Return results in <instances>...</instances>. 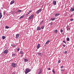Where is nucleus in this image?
I'll return each instance as SVG.
<instances>
[{
  "label": "nucleus",
  "mask_w": 74,
  "mask_h": 74,
  "mask_svg": "<svg viewBox=\"0 0 74 74\" xmlns=\"http://www.w3.org/2000/svg\"><path fill=\"white\" fill-rule=\"evenodd\" d=\"M70 21H73V19H71L70 20Z\"/></svg>",
  "instance_id": "nucleus-43"
},
{
  "label": "nucleus",
  "mask_w": 74,
  "mask_h": 74,
  "mask_svg": "<svg viewBox=\"0 0 74 74\" xmlns=\"http://www.w3.org/2000/svg\"><path fill=\"white\" fill-rule=\"evenodd\" d=\"M30 17H31V18H33V17H34V15L33 14H32L31 15V16H30Z\"/></svg>",
  "instance_id": "nucleus-14"
},
{
  "label": "nucleus",
  "mask_w": 74,
  "mask_h": 74,
  "mask_svg": "<svg viewBox=\"0 0 74 74\" xmlns=\"http://www.w3.org/2000/svg\"><path fill=\"white\" fill-rule=\"evenodd\" d=\"M24 17V16H22L20 18V19H22V18H23Z\"/></svg>",
  "instance_id": "nucleus-23"
},
{
  "label": "nucleus",
  "mask_w": 74,
  "mask_h": 74,
  "mask_svg": "<svg viewBox=\"0 0 74 74\" xmlns=\"http://www.w3.org/2000/svg\"><path fill=\"white\" fill-rule=\"evenodd\" d=\"M69 30H70V28H69Z\"/></svg>",
  "instance_id": "nucleus-49"
},
{
  "label": "nucleus",
  "mask_w": 74,
  "mask_h": 74,
  "mask_svg": "<svg viewBox=\"0 0 74 74\" xmlns=\"http://www.w3.org/2000/svg\"><path fill=\"white\" fill-rule=\"evenodd\" d=\"M8 51L7 50H5L4 51L3 53L5 54H7L8 53Z\"/></svg>",
  "instance_id": "nucleus-3"
},
{
  "label": "nucleus",
  "mask_w": 74,
  "mask_h": 74,
  "mask_svg": "<svg viewBox=\"0 0 74 74\" xmlns=\"http://www.w3.org/2000/svg\"><path fill=\"white\" fill-rule=\"evenodd\" d=\"M54 32L55 33H58V30H54Z\"/></svg>",
  "instance_id": "nucleus-15"
},
{
  "label": "nucleus",
  "mask_w": 74,
  "mask_h": 74,
  "mask_svg": "<svg viewBox=\"0 0 74 74\" xmlns=\"http://www.w3.org/2000/svg\"><path fill=\"white\" fill-rule=\"evenodd\" d=\"M38 55L39 56H41V53H38Z\"/></svg>",
  "instance_id": "nucleus-32"
},
{
  "label": "nucleus",
  "mask_w": 74,
  "mask_h": 74,
  "mask_svg": "<svg viewBox=\"0 0 74 74\" xmlns=\"http://www.w3.org/2000/svg\"><path fill=\"white\" fill-rule=\"evenodd\" d=\"M63 42H64V43H65V44H66V41H65V40H63Z\"/></svg>",
  "instance_id": "nucleus-31"
},
{
  "label": "nucleus",
  "mask_w": 74,
  "mask_h": 74,
  "mask_svg": "<svg viewBox=\"0 0 74 74\" xmlns=\"http://www.w3.org/2000/svg\"><path fill=\"white\" fill-rule=\"evenodd\" d=\"M52 24H53V23H52V22H51L50 23V25H51V26H52Z\"/></svg>",
  "instance_id": "nucleus-33"
},
{
  "label": "nucleus",
  "mask_w": 74,
  "mask_h": 74,
  "mask_svg": "<svg viewBox=\"0 0 74 74\" xmlns=\"http://www.w3.org/2000/svg\"><path fill=\"white\" fill-rule=\"evenodd\" d=\"M48 70H51V69H50L49 68L48 69Z\"/></svg>",
  "instance_id": "nucleus-39"
},
{
  "label": "nucleus",
  "mask_w": 74,
  "mask_h": 74,
  "mask_svg": "<svg viewBox=\"0 0 74 74\" xmlns=\"http://www.w3.org/2000/svg\"><path fill=\"white\" fill-rule=\"evenodd\" d=\"M20 53H21V54H23V52L22 51H21L20 52Z\"/></svg>",
  "instance_id": "nucleus-21"
},
{
  "label": "nucleus",
  "mask_w": 74,
  "mask_h": 74,
  "mask_svg": "<svg viewBox=\"0 0 74 74\" xmlns=\"http://www.w3.org/2000/svg\"><path fill=\"white\" fill-rule=\"evenodd\" d=\"M61 62V61L60 60H58V63H60Z\"/></svg>",
  "instance_id": "nucleus-34"
},
{
  "label": "nucleus",
  "mask_w": 74,
  "mask_h": 74,
  "mask_svg": "<svg viewBox=\"0 0 74 74\" xmlns=\"http://www.w3.org/2000/svg\"><path fill=\"white\" fill-rule=\"evenodd\" d=\"M19 50H20V48H18L17 49V51H19Z\"/></svg>",
  "instance_id": "nucleus-26"
},
{
  "label": "nucleus",
  "mask_w": 74,
  "mask_h": 74,
  "mask_svg": "<svg viewBox=\"0 0 74 74\" xmlns=\"http://www.w3.org/2000/svg\"><path fill=\"white\" fill-rule=\"evenodd\" d=\"M71 11H74V9H73V8H71Z\"/></svg>",
  "instance_id": "nucleus-16"
},
{
  "label": "nucleus",
  "mask_w": 74,
  "mask_h": 74,
  "mask_svg": "<svg viewBox=\"0 0 74 74\" xmlns=\"http://www.w3.org/2000/svg\"><path fill=\"white\" fill-rule=\"evenodd\" d=\"M61 71H64V69H61Z\"/></svg>",
  "instance_id": "nucleus-24"
},
{
  "label": "nucleus",
  "mask_w": 74,
  "mask_h": 74,
  "mask_svg": "<svg viewBox=\"0 0 74 74\" xmlns=\"http://www.w3.org/2000/svg\"><path fill=\"white\" fill-rule=\"evenodd\" d=\"M12 74H15V73H13Z\"/></svg>",
  "instance_id": "nucleus-47"
},
{
  "label": "nucleus",
  "mask_w": 74,
  "mask_h": 74,
  "mask_svg": "<svg viewBox=\"0 0 74 74\" xmlns=\"http://www.w3.org/2000/svg\"><path fill=\"white\" fill-rule=\"evenodd\" d=\"M67 30H69V29H67Z\"/></svg>",
  "instance_id": "nucleus-50"
},
{
  "label": "nucleus",
  "mask_w": 74,
  "mask_h": 74,
  "mask_svg": "<svg viewBox=\"0 0 74 74\" xmlns=\"http://www.w3.org/2000/svg\"><path fill=\"white\" fill-rule=\"evenodd\" d=\"M3 14H4L3 15H4V14H5V12H4Z\"/></svg>",
  "instance_id": "nucleus-48"
},
{
  "label": "nucleus",
  "mask_w": 74,
  "mask_h": 74,
  "mask_svg": "<svg viewBox=\"0 0 74 74\" xmlns=\"http://www.w3.org/2000/svg\"><path fill=\"white\" fill-rule=\"evenodd\" d=\"M32 10H31V11H29V13H30V12H32Z\"/></svg>",
  "instance_id": "nucleus-44"
},
{
  "label": "nucleus",
  "mask_w": 74,
  "mask_h": 74,
  "mask_svg": "<svg viewBox=\"0 0 74 74\" xmlns=\"http://www.w3.org/2000/svg\"><path fill=\"white\" fill-rule=\"evenodd\" d=\"M52 72H53L54 74H55V71H54V69H53L52 70Z\"/></svg>",
  "instance_id": "nucleus-22"
},
{
  "label": "nucleus",
  "mask_w": 74,
  "mask_h": 74,
  "mask_svg": "<svg viewBox=\"0 0 74 74\" xmlns=\"http://www.w3.org/2000/svg\"><path fill=\"white\" fill-rule=\"evenodd\" d=\"M19 37V34H17L16 35V36L15 37L16 38H18Z\"/></svg>",
  "instance_id": "nucleus-5"
},
{
  "label": "nucleus",
  "mask_w": 74,
  "mask_h": 74,
  "mask_svg": "<svg viewBox=\"0 0 74 74\" xmlns=\"http://www.w3.org/2000/svg\"><path fill=\"white\" fill-rule=\"evenodd\" d=\"M18 12H22V11L21 10H19L18 11Z\"/></svg>",
  "instance_id": "nucleus-29"
},
{
  "label": "nucleus",
  "mask_w": 74,
  "mask_h": 74,
  "mask_svg": "<svg viewBox=\"0 0 74 74\" xmlns=\"http://www.w3.org/2000/svg\"><path fill=\"white\" fill-rule=\"evenodd\" d=\"M43 23V21H42L41 22H40V23Z\"/></svg>",
  "instance_id": "nucleus-41"
},
{
  "label": "nucleus",
  "mask_w": 74,
  "mask_h": 74,
  "mask_svg": "<svg viewBox=\"0 0 74 74\" xmlns=\"http://www.w3.org/2000/svg\"><path fill=\"white\" fill-rule=\"evenodd\" d=\"M29 14H30V12L28 13V14H28V15H29Z\"/></svg>",
  "instance_id": "nucleus-45"
},
{
  "label": "nucleus",
  "mask_w": 74,
  "mask_h": 74,
  "mask_svg": "<svg viewBox=\"0 0 74 74\" xmlns=\"http://www.w3.org/2000/svg\"><path fill=\"white\" fill-rule=\"evenodd\" d=\"M73 14H72L71 15V16H70V17H71L72 16H73Z\"/></svg>",
  "instance_id": "nucleus-42"
},
{
  "label": "nucleus",
  "mask_w": 74,
  "mask_h": 74,
  "mask_svg": "<svg viewBox=\"0 0 74 74\" xmlns=\"http://www.w3.org/2000/svg\"><path fill=\"white\" fill-rule=\"evenodd\" d=\"M50 41V40H49L48 41H47L46 43V44H48V43Z\"/></svg>",
  "instance_id": "nucleus-12"
},
{
  "label": "nucleus",
  "mask_w": 74,
  "mask_h": 74,
  "mask_svg": "<svg viewBox=\"0 0 74 74\" xmlns=\"http://www.w3.org/2000/svg\"><path fill=\"white\" fill-rule=\"evenodd\" d=\"M64 67V66H61L60 67L61 69H63Z\"/></svg>",
  "instance_id": "nucleus-37"
},
{
  "label": "nucleus",
  "mask_w": 74,
  "mask_h": 74,
  "mask_svg": "<svg viewBox=\"0 0 74 74\" xmlns=\"http://www.w3.org/2000/svg\"><path fill=\"white\" fill-rule=\"evenodd\" d=\"M25 60V62H27L28 61V60L26 59H25L24 60Z\"/></svg>",
  "instance_id": "nucleus-20"
},
{
  "label": "nucleus",
  "mask_w": 74,
  "mask_h": 74,
  "mask_svg": "<svg viewBox=\"0 0 74 74\" xmlns=\"http://www.w3.org/2000/svg\"><path fill=\"white\" fill-rule=\"evenodd\" d=\"M53 4L55 5L56 4V1H53Z\"/></svg>",
  "instance_id": "nucleus-9"
},
{
  "label": "nucleus",
  "mask_w": 74,
  "mask_h": 74,
  "mask_svg": "<svg viewBox=\"0 0 74 74\" xmlns=\"http://www.w3.org/2000/svg\"><path fill=\"white\" fill-rule=\"evenodd\" d=\"M42 73V71H41V70H39V72L38 73V74H41Z\"/></svg>",
  "instance_id": "nucleus-10"
},
{
  "label": "nucleus",
  "mask_w": 74,
  "mask_h": 74,
  "mask_svg": "<svg viewBox=\"0 0 74 74\" xmlns=\"http://www.w3.org/2000/svg\"><path fill=\"white\" fill-rule=\"evenodd\" d=\"M3 16V15H2V14H1V13H0V19L1 18V17Z\"/></svg>",
  "instance_id": "nucleus-11"
},
{
  "label": "nucleus",
  "mask_w": 74,
  "mask_h": 74,
  "mask_svg": "<svg viewBox=\"0 0 74 74\" xmlns=\"http://www.w3.org/2000/svg\"><path fill=\"white\" fill-rule=\"evenodd\" d=\"M2 38L3 39V40H4L5 38V36H2Z\"/></svg>",
  "instance_id": "nucleus-17"
},
{
  "label": "nucleus",
  "mask_w": 74,
  "mask_h": 74,
  "mask_svg": "<svg viewBox=\"0 0 74 74\" xmlns=\"http://www.w3.org/2000/svg\"><path fill=\"white\" fill-rule=\"evenodd\" d=\"M67 53V51H65L64 52V53H65V54Z\"/></svg>",
  "instance_id": "nucleus-35"
},
{
  "label": "nucleus",
  "mask_w": 74,
  "mask_h": 74,
  "mask_svg": "<svg viewBox=\"0 0 74 74\" xmlns=\"http://www.w3.org/2000/svg\"><path fill=\"white\" fill-rule=\"evenodd\" d=\"M26 17H28V14H26Z\"/></svg>",
  "instance_id": "nucleus-38"
},
{
  "label": "nucleus",
  "mask_w": 74,
  "mask_h": 74,
  "mask_svg": "<svg viewBox=\"0 0 74 74\" xmlns=\"http://www.w3.org/2000/svg\"><path fill=\"white\" fill-rule=\"evenodd\" d=\"M55 19V18H51V19L50 20L51 21H54Z\"/></svg>",
  "instance_id": "nucleus-19"
},
{
  "label": "nucleus",
  "mask_w": 74,
  "mask_h": 74,
  "mask_svg": "<svg viewBox=\"0 0 74 74\" xmlns=\"http://www.w3.org/2000/svg\"><path fill=\"white\" fill-rule=\"evenodd\" d=\"M13 47H15V45H13Z\"/></svg>",
  "instance_id": "nucleus-46"
},
{
  "label": "nucleus",
  "mask_w": 74,
  "mask_h": 74,
  "mask_svg": "<svg viewBox=\"0 0 74 74\" xmlns=\"http://www.w3.org/2000/svg\"><path fill=\"white\" fill-rule=\"evenodd\" d=\"M41 28L42 29H43L44 28V27L43 26L41 27Z\"/></svg>",
  "instance_id": "nucleus-30"
},
{
  "label": "nucleus",
  "mask_w": 74,
  "mask_h": 74,
  "mask_svg": "<svg viewBox=\"0 0 74 74\" xmlns=\"http://www.w3.org/2000/svg\"><path fill=\"white\" fill-rule=\"evenodd\" d=\"M60 15V14L59 13H56L55 14V16H58Z\"/></svg>",
  "instance_id": "nucleus-7"
},
{
  "label": "nucleus",
  "mask_w": 74,
  "mask_h": 74,
  "mask_svg": "<svg viewBox=\"0 0 74 74\" xmlns=\"http://www.w3.org/2000/svg\"><path fill=\"white\" fill-rule=\"evenodd\" d=\"M40 44H38V45L37 46V49H39L40 48Z\"/></svg>",
  "instance_id": "nucleus-13"
},
{
  "label": "nucleus",
  "mask_w": 74,
  "mask_h": 74,
  "mask_svg": "<svg viewBox=\"0 0 74 74\" xmlns=\"http://www.w3.org/2000/svg\"><path fill=\"white\" fill-rule=\"evenodd\" d=\"M41 11H42V9H40L38 10L36 12L37 14H39V13H40V12H41Z\"/></svg>",
  "instance_id": "nucleus-4"
},
{
  "label": "nucleus",
  "mask_w": 74,
  "mask_h": 74,
  "mask_svg": "<svg viewBox=\"0 0 74 74\" xmlns=\"http://www.w3.org/2000/svg\"><path fill=\"white\" fill-rule=\"evenodd\" d=\"M60 32H61V33H62L63 32V29H61Z\"/></svg>",
  "instance_id": "nucleus-36"
},
{
  "label": "nucleus",
  "mask_w": 74,
  "mask_h": 74,
  "mask_svg": "<svg viewBox=\"0 0 74 74\" xmlns=\"http://www.w3.org/2000/svg\"><path fill=\"white\" fill-rule=\"evenodd\" d=\"M32 18V17L30 16L29 17V18L28 19V20H30Z\"/></svg>",
  "instance_id": "nucleus-25"
},
{
  "label": "nucleus",
  "mask_w": 74,
  "mask_h": 74,
  "mask_svg": "<svg viewBox=\"0 0 74 74\" xmlns=\"http://www.w3.org/2000/svg\"><path fill=\"white\" fill-rule=\"evenodd\" d=\"M63 47H66V45H62Z\"/></svg>",
  "instance_id": "nucleus-40"
},
{
  "label": "nucleus",
  "mask_w": 74,
  "mask_h": 74,
  "mask_svg": "<svg viewBox=\"0 0 74 74\" xmlns=\"http://www.w3.org/2000/svg\"><path fill=\"white\" fill-rule=\"evenodd\" d=\"M5 28H6V29H8L9 28V27H8L7 26H6L5 27Z\"/></svg>",
  "instance_id": "nucleus-28"
},
{
  "label": "nucleus",
  "mask_w": 74,
  "mask_h": 74,
  "mask_svg": "<svg viewBox=\"0 0 74 74\" xmlns=\"http://www.w3.org/2000/svg\"><path fill=\"white\" fill-rule=\"evenodd\" d=\"M15 2V1H14V0H13L10 3V4H11V5L12 4H14V2Z\"/></svg>",
  "instance_id": "nucleus-8"
},
{
  "label": "nucleus",
  "mask_w": 74,
  "mask_h": 74,
  "mask_svg": "<svg viewBox=\"0 0 74 74\" xmlns=\"http://www.w3.org/2000/svg\"><path fill=\"white\" fill-rule=\"evenodd\" d=\"M12 66L13 67L15 68V67H16V66H17V64H16L14 63H13L12 64Z\"/></svg>",
  "instance_id": "nucleus-2"
},
{
  "label": "nucleus",
  "mask_w": 74,
  "mask_h": 74,
  "mask_svg": "<svg viewBox=\"0 0 74 74\" xmlns=\"http://www.w3.org/2000/svg\"><path fill=\"white\" fill-rule=\"evenodd\" d=\"M15 54L14 53H12V56H15Z\"/></svg>",
  "instance_id": "nucleus-27"
},
{
  "label": "nucleus",
  "mask_w": 74,
  "mask_h": 74,
  "mask_svg": "<svg viewBox=\"0 0 74 74\" xmlns=\"http://www.w3.org/2000/svg\"><path fill=\"white\" fill-rule=\"evenodd\" d=\"M66 40L67 41H70V39L69 38H66Z\"/></svg>",
  "instance_id": "nucleus-18"
},
{
  "label": "nucleus",
  "mask_w": 74,
  "mask_h": 74,
  "mask_svg": "<svg viewBox=\"0 0 74 74\" xmlns=\"http://www.w3.org/2000/svg\"><path fill=\"white\" fill-rule=\"evenodd\" d=\"M37 31H39V30H40L41 29V28L40 27H38L36 28Z\"/></svg>",
  "instance_id": "nucleus-6"
},
{
  "label": "nucleus",
  "mask_w": 74,
  "mask_h": 74,
  "mask_svg": "<svg viewBox=\"0 0 74 74\" xmlns=\"http://www.w3.org/2000/svg\"><path fill=\"white\" fill-rule=\"evenodd\" d=\"M31 71V70L29 68H26L25 71V73L26 74H27L28 73L30 72Z\"/></svg>",
  "instance_id": "nucleus-1"
}]
</instances>
